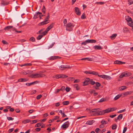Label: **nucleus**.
I'll return each mask as SVG.
<instances>
[{
    "mask_svg": "<svg viewBox=\"0 0 133 133\" xmlns=\"http://www.w3.org/2000/svg\"><path fill=\"white\" fill-rule=\"evenodd\" d=\"M101 109L99 108L93 109L90 111V113L95 112V113L93 114L94 116L102 115L101 111Z\"/></svg>",
    "mask_w": 133,
    "mask_h": 133,
    "instance_id": "nucleus-1",
    "label": "nucleus"
},
{
    "mask_svg": "<svg viewBox=\"0 0 133 133\" xmlns=\"http://www.w3.org/2000/svg\"><path fill=\"white\" fill-rule=\"evenodd\" d=\"M45 76V75L43 74H32L30 77L32 78H38L41 77H43Z\"/></svg>",
    "mask_w": 133,
    "mask_h": 133,
    "instance_id": "nucleus-2",
    "label": "nucleus"
},
{
    "mask_svg": "<svg viewBox=\"0 0 133 133\" xmlns=\"http://www.w3.org/2000/svg\"><path fill=\"white\" fill-rule=\"evenodd\" d=\"M74 25L71 23H68L66 26V30L69 31H71L72 30V28Z\"/></svg>",
    "mask_w": 133,
    "mask_h": 133,
    "instance_id": "nucleus-3",
    "label": "nucleus"
},
{
    "mask_svg": "<svg viewBox=\"0 0 133 133\" xmlns=\"http://www.w3.org/2000/svg\"><path fill=\"white\" fill-rule=\"evenodd\" d=\"M131 73L128 72H123L121 74L119 77L120 78H122L124 77H127L131 76Z\"/></svg>",
    "mask_w": 133,
    "mask_h": 133,
    "instance_id": "nucleus-4",
    "label": "nucleus"
},
{
    "mask_svg": "<svg viewBox=\"0 0 133 133\" xmlns=\"http://www.w3.org/2000/svg\"><path fill=\"white\" fill-rule=\"evenodd\" d=\"M69 121H67L65 122L61 126V128H63V129H66L69 126Z\"/></svg>",
    "mask_w": 133,
    "mask_h": 133,
    "instance_id": "nucleus-5",
    "label": "nucleus"
},
{
    "mask_svg": "<svg viewBox=\"0 0 133 133\" xmlns=\"http://www.w3.org/2000/svg\"><path fill=\"white\" fill-rule=\"evenodd\" d=\"M84 73H85L86 74H91L93 75L96 76L97 75H98V72H96L95 71H85L84 72Z\"/></svg>",
    "mask_w": 133,
    "mask_h": 133,
    "instance_id": "nucleus-6",
    "label": "nucleus"
},
{
    "mask_svg": "<svg viewBox=\"0 0 133 133\" xmlns=\"http://www.w3.org/2000/svg\"><path fill=\"white\" fill-rule=\"evenodd\" d=\"M71 66H68L67 65H62L59 66V68L61 70H64L66 69H71Z\"/></svg>",
    "mask_w": 133,
    "mask_h": 133,
    "instance_id": "nucleus-7",
    "label": "nucleus"
},
{
    "mask_svg": "<svg viewBox=\"0 0 133 133\" xmlns=\"http://www.w3.org/2000/svg\"><path fill=\"white\" fill-rule=\"evenodd\" d=\"M68 76L65 75L63 74L58 75H56L55 77L56 78L58 79L59 78H65L68 77Z\"/></svg>",
    "mask_w": 133,
    "mask_h": 133,
    "instance_id": "nucleus-8",
    "label": "nucleus"
},
{
    "mask_svg": "<svg viewBox=\"0 0 133 133\" xmlns=\"http://www.w3.org/2000/svg\"><path fill=\"white\" fill-rule=\"evenodd\" d=\"M102 114L103 115L105 113H108L110 112L109 108H107L105 110L101 111Z\"/></svg>",
    "mask_w": 133,
    "mask_h": 133,
    "instance_id": "nucleus-9",
    "label": "nucleus"
},
{
    "mask_svg": "<svg viewBox=\"0 0 133 133\" xmlns=\"http://www.w3.org/2000/svg\"><path fill=\"white\" fill-rule=\"evenodd\" d=\"M60 57L58 56H52L48 58V59L51 61H52L55 59L60 58Z\"/></svg>",
    "mask_w": 133,
    "mask_h": 133,
    "instance_id": "nucleus-10",
    "label": "nucleus"
},
{
    "mask_svg": "<svg viewBox=\"0 0 133 133\" xmlns=\"http://www.w3.org/2000/svg\"><path fill=\"white\" fill-rule=\"evenodd\" d=\"M75 11L76 14L78 15H80L81 14V12L79 9L77 7L75 8Z\"/></svg>",
    "mask_w": 133,
    "mask_h": 133,
    "instance_id": "nucleus-11",
    "label": "nucleus"
},
{
    "mask_svg": "<svg viewBox=\"0 0 133 133\" xmlns=\"http://www.w3.org/2000/svg\"><path fill=\"white\" fill-rule=\"evenodd\" d=\"M38 83V81H36L33 82L31 83H26L25 84L28 86H30V85H33L35 84H36Z\"/></svg>",
    "mask_w": 133,
    "mask_h": 133,
    "instance_id": "nucleus-12",
    "label": "nucleus"
},
{
    "mask_svg": "<svg viewBox=\"0 0 133 133\" xmlns=\"http://www.w3.org/2000/svg\"><path fill=\"white\" fill-rule=\"evenodd\" d=\"M28 80V79L27 78H21L19 79L18 80V82H25L27 81Z\"/></svg>",
    "mask_w": 133,
    "mask_h": 133,
    "instance_id": "nucleus-13",
    "label": "nucleus"
},
{
    "mask_svg": "<svg viewBox=\"0 0 133 133\" xmlns=\"http://www.w3.org/2000/svg\"><path fill=\"white\" fill-rule=\"evenodd\" d=\"M125 19L128 22V23L130 21L132 20L131 18L130 17L128 16H125Z\"/></svg>",
    "mask_w": 133,
    "mask_h": 133,
    "instance_id": "nucleus-14",
    "label": "nucleus"
},
{
    "mask_svg": "<svg viewBox=\"0 0 133 133\" xmlns=\"http://www.w3.org/2000/svg\"><path fill=\"white\" fill-rule=\"evenodd\" d=\"M93 47L95 50H101L102 49V47L100 45H96L94 46Z\"/></svg>",
    "mask_w": 133,
    "mask_h": 133,
    "instance_id": "nucleus-15",
    "label": "nucleus"
},
{
    "mask_svg": "<svg viewBox=\"0 0 133 133\" xmlns=\"http://www.w3.org/2000/svg\"><path fill=\"white\" fill-rule=\"evenodd\" d=\"M48 21V20L46 19H44V21L39 23L38 24L39 25H43L45 24H46L48 23L47 22Z\"/></svg>",
    "mask_w": 133,
    "mask_h": 133,
    "instance_id": "nucleus-16",
    "label": "nucleus"
},
{
    "mask_svg": "<svg viewBox=\"0 0 133 133\" xmlns=\"http://www.w3.org/2000/svg\"><path fill=\"white\" fill-rule=\"evenodd\" d=\"M54 23H52L50 26H48L46 29H47L46 31H49L51 28H52L54 25Z\"/></svg>",
    "mask_w": 133,
    "mask_h": 133,
    "instance_id": "nucleus-17",
    "label": "nucleus"
},
{
    "mask_svg": "<svg viewBox=\"0 0 133 133\" xmlns=\"http://www.w3.org/2000/svg\"><path fill=\"white\" fill-rule=\"evenodd\" d=\"M132 92L131 91H127L122 94L123 97L125 96L131 94Z\"/></svg>",
    "mask_w": 133,
    "mask_h": 133,
    "instance_id": "nucleus-18",
    "label": "nucleus"
},
{
    "mask_svg": "<svg viewBox=\"0 0 133 133\" xmlns=\"http://www.w3.org/2000/svg\"><path fill=\"white\" fill-rule=\"evenodd\" d=\"M128 24L129 26L132 27V30H133V22L132 21V20L130 21L128 23Z\"/></svg>",
    "mask_w": 133,
    "mask_h": 133,
    "instance_id": "nucleus-19",
    "label": "nucleus"
},
{
    "mask_svg": "<svg viewBox=\"0 0 133 133\" xmlns=\"http://www.w3.org/2000/svg\"><path fill=\"white\" fill-rule=\"evenodd\" d=\"M95 121L94 120H92L91 121H88L86 123V124L88 125H91Z\"/></svg>",
    "mask_w": 133,
    "mask_h": 133,
    "instance_id": "nucleus-20",
    "label": "nucleus"
},
{
    "mask_svg": "<svg viewBox=\"0 0 133 133\" xmlns=\"http://www.w3.org/2000/svg\"><path fill=\"white\" fill-rule=\"evenodd\" d=\"M13 26H7L5 27L4 29L5 30H9L11 29L12 28Z\"/></svg>",
    "mask_w": 133,
    "mask_h": 133,
    "instance_id": "nucleus-21",
    "label": "nucleus"
},
{
    "mask_svg": "<svg viewBox=\"0 0 133 133\" xmlns=\"http://www.w3.org/2000/svg\"><path fill=\"white\" fill-rule=\"evenodd\" d=\"M127 88L125 86H123L120 87L119 88V90L120 91L123 90H125Z\"/></svg>",
    "mask_w": 133,
    "mask_h": 133,
    "instance_id": "nucleus-22",
    "label": "nucleus"
},
{
    "mask_svg": "<svg viewBox=\"0 0 133 133\" xmlns=\"http://www.w3.org/2000/svg\"><path fill=\"white\" fill-rule=\"evenodd\" d=\"M117 34H113L110 37L111 39H114L116 36Z\"/></svg>",
    "mask_w": 133,
    "mask_h": 133,
    "instance_id": "nucleus-23",
    "label": "nucleus"
},
{
    "mask_svg": "<svg viewBox=\"0 0 133 133\" xmlns=\"http://www.w3.org/2000/svg\"><path fill=\"white\" fill-rule=\"evenodd\" d=\"M30 122V120L29 119L24 120L22 121V122L24 124H26L27 123L29 122Z\"/></svg>",
    "mask_w": 133,
    "mask_h": 133,
    "instance_id": "nucleus-24",
    "label": "nucleus"
},
{
    "mask_svg": "<svg viewBox=\"0 0 133 133\" xmlns=\"http://www.w3.org/2000/svg\"><path fill=\"white\" fill-rule=\"evenodd\" d=\"M9 4V3L6 2H5L3 1H1V4L3 5H7Z\"/></svg>",
    "mask_w": 133,
    "mask_h": 133,
    "instance_id": "nucleus-25",
    "label": "nucleus"
},
{
    "mask_svg": "<svg viewBox=\"0 0 133 133\" xmlns=\"http://www.w3.org/2000/svg\"><path fill=\"white\" fill-rule=\"evenodd\" d=\"M46 30L47 29H46L45 31L41 33V35L43 36L46 35L47 32L49 31L48 30L47 31Z\"/></svg>",
    "mask_w": 133,
    "mask_h": 133,
    "instance_id": "nucleus-26",
    "label": "nucleus"
},
{
    "mask_svg": "<svg viewBox=\"0 0 133 133\" xmlns=\"http://www.w3.org/2000/svg\"><path fill=\"white\" fill-rule=\"evenodd\" d=\"M109 108L110 112L114 111L117 109V108Z\"/></svg>",
    "mask_w": 133,
    "mask_h": 133,
    "instance_id": "nucleus-27",
    "label": "nucleus"
},
{
    "mask_svg": "<svg viewBox=\"0 0 133 133\" xmlns=\"http://www.w3.org/2000/svg\"><path fill=\"white\" fill-rule=\"evenodd\" d=\"M101 123L102 124L104 125V124H106L108 123V122L104 120H102L101 121Z\"/></svg>",
    "mask_w": 133,
    "mask_h": 133,
    "instance_id": "nucleus-28",
    "label": "nucleus"
},
{
    "mask_svg": "<svg viewBox=\"0 0 133 133\" xmlns=\"http://www.w3.org/2000/svg\"><path fill=\"white\" fill-rule=\"evenodd\" d=\"M69 103V102L68 101H66L63 102L62 104L64 105H66L68 104Z\"/></svg>",
    "mask_w": 133,
    "mask_h": 133,
    "instance_id": "nucleus-29",
    "label": "nucleus"
},
{
    "mask_svg": "<svg viewBox=\"0 0 133 133\" xmlns=\"http://www.w3.org/2000/svg\"><path fill=\"white\" fill-rule=\"evenodd\" d=\"M43 36L41 35H39L36 38V39L38 40H40L43 37Z\"/></svg>",
    "mask_w": 133,
    "mask_h": 133,
    "instance_id": "nucleus-30",
    "label": "nucleus"
},
{
    "mask_svg": "<svg viewBox=\"0 0 133 133\" xmlns=\"http://www.w3.org/2000/svg\"><path fill=\"white\" fill-rule=\"evenodd\" d=\"M90 83L91 85H94L95 84V82L94 81H93L92 79H91L90 80Z\"/></svg>",
    "mask_w": 133,
    "mask_h": 133,
    "instance_id": "nucleus-31",
    "label": "nucleus"
},
{
    "mask_svg": "<svg viewBox=\"0 0 133 133\" xmlns=\"http://www.w3.org/2000/svg\"><path fill=\"white\" fill-rule=\"evenodd\" d=\"M121 96V95H118L117 96H116L114 98V100H116L118 99H119V97Z\"/></svg>",
    "mask_w": 133,
    "mask_h": 133,
    "instance_id": "nucleus-32",
    "label": "nucleus"
},
{
    "mask_svg": "<svg viewBox=\"0 0 133 133\" xmlns=\"http://www.w3.org/2000/svg\"><path fill=\"white\" fill-rule=\"evenodd\" d=\"M111 78V77L110 76L106 75L105 79L108 80H110Z\"/></svg>",
    "mask_w": 133,
    "mask_h": 133,
    "instance_id": "nucleus-33",
    "label": "nucleus"
},
{
    "mask_svg": "<svg viewBox=\"0 0 133 133\" xmlns=\"http://www.w3.org/2000/svg\"><path fill=\"white\" fill-rule=\"evenodd\" d=\"M29 40L32 42H34L35 41V39L33 37H31L30 38Z\"/></svg>",
    "mask_w": 133,
    "mask_h": 133,
    "instance_id": "nucleus-34",
    "label": "nucleus"
},
{
    "mask_svg": "<svg viewBox=\"0 0 133 133\" xmlns=\"http://www.w3.org/2000/svg\"><path fill=\"white\" fill-rule=\"evenodd\" d=\"M117 125L116 124H114L112 125V130H114L116 128Z\"/></svg>",
    "mask_w": 133,
    "mask_h": 133,
    "instance_id": "nucleus-35",
    "label": "nucleus"
},
{
    "mask_svg": "<svg viewBox=\"0 0 133 133\" xmlns=\"http://www.w3.org/2000/svg\"><path fill=\"white\" fill-rule=\"evenodd\" d=\"M128 4L130 5L133 3V0H128Z\"/></svg>",
    "mask_w": 133,
    "mask_h": 133,
    "instance_id": "nucleus-36",
    "label": "nucleus"
},
{
    "mask_svg": "<svg viewBox=\"0 0 133 133\" xmlns=\"http://www.w3.org/2000/svg\"><path fill=\"white\" fill-rule=\"evenodd\" d=\"M86 18L85 14L83 13L81 16V18L82 19H83Z\"/></svg>",
    "mask_w": 133,
    "mask_h": 133,
    "instance_id": "nucleus-37",
    "label": "nucleus"
},
{
    "mask_svg": "<svg viewBox=\"0 0 133 133\" xmlns=\"http://www.w3.org/2000/svg\"><path fill=\"white\" fill-rule=\"evenodd\" d=\"M123 117L122 115V114H120L118 116L117 118H118V119L119 120L120 119H121Z\"/></svg>",
    "mask_w": 133,
    "mask_h": 133,
    "instance_id": "nucleus-38",
    "label": "nucleus"
},
{
    "mask_svg": "<svg viewBox=\"0 0 133 133\" xmlns=\"http://www.w3.org/2000/svg\"><path fill=\"white\" fill-rule=\"evenodd\" d=\"M45 6H43V8L42 10V12L44 14H45Z\"/></svg>",
    "mask_w": 133,
    "mask_h": 133,
    "instance_id": "nucleus-39",
    "label": "nucleus"
},
{
    "mask_svg": "<svg viewBox=\"0 0 133 133\" xmlns=\"http://www.w3.org/2000/svg\"><path fill=\"white\" fill-rule=\"evenodd\" d=\"M120 62H121V61L117 60L115 61L114 62V63L115 64H120Z\"/></svg>",
    "mask_w": 133,
    "mask_h": 133,
    "instance_id": "nucleus-40",
    "label": "nucleus"
},
{
    "mask_svg": "<svg viewBox=\"0 0 133 133\" xmlns=\"http://www.w3.org/2000/svg\"><path fill=\"white\" fill-rule=\"evenodd\" d=\"M89 92L90 94H94V93L95 92V91L94 90H90Z\"/></svg>",
    "mask_w": 133,
    "mask_h": 133,
    "instance_id": "nucleus-41",
    "label": "nucleus"
},
{
    "mask_svg": "<svg viewBox=\"0 0 133 133\" xmlns=\"http://www.w3.org/2000/svg\"><path fill=\"white\" fill-rule=\"evenodd\" d=\"M106 100V99L104 98H101L99 101V102H102L105 101Z\"/></svg>",
    "mask_w": 133,
    "mask_h": 133,
    "instance_id": "nucleus-42",
    "label": "nucleus"
},
{
    "mask_svg": "<svg viewBox=\"0 0 133 133\" xmlns=\"http://www.w3.org/2000/svg\"><path fill=\"white\" fill-rule=\"evenodd\" d=\"M41 125V123H38L37 124L35 125V127H38Z\"/></svg>",
    "mask_w": 133,
    "mask_h": 133,
    "instance_id": "nucleus-43",
    "label": "nucleus"
},
{
    "mask_svg": "<svg viewBox=\"0 0 133 133\" xmlns=\"http://www.w3.org/2000/svg\"><path fill=\"white\" fill-rule=\"evenodd\" d=\"M74 79L73 77L69 78H68V80L69 81H72L74 80Z\"/></svg>",
    "mask_w": 133,
    "mask_h": 133,
    "instance_id": "nucleus-44",
    "label": "nucleus"
},
{
    "mask_svg": "<svg viewBox=\"0 0 133 133\" xmlns=\"http://www.w3.org/2000/svg\"><path fill=\"white\" fill-rule=\"evenodd\" d=\"M42 96L41 95H39L37 96L36 98L37 99H39L41 98Z\"/></svg>",
    "mask_w": 133,
    "mask_h": 133,
    "instance_id": "nucleus-45",
    "label": "nucleus"
},
{
    "mask_svg": "<svg viewBox=\"0 0 133 133\" xmlns=\"http://www.w3.org/2000/svg\"><path fill=\"white\" fill-rule=\"evenodd\" d=\"M90 81V79L88 78H86L85 79V81L88 83Z\"/></svg>",
    "mask_w": 133,
    "mask_h": 133,
    "instance_id": "nucleus-46",
    "label": "nucleus"
},
{
    "mask_svg": "<svg viewBox=\"0 0 133 133\" xmlns=\"http://www.w3.org/2000/svg\"><path fill=\"white\" fill-rule=\"evenodd\" d=\"M7 119L9 121L13 120L14 119V118L11 117H8Z\"/></svg>",
    "mask_w": 133,
    "mask_h": 133,
    "instance_id": "nucleus-47",
    "label": "nucleus"
},
{
    "mask_svg": "<svg viewBox=\"0 0 133 133\" xmlns=\"http://www.w3.org/2000/svg\"><path fill=\"white\" fill-rule=\"evenodd\" d=\"M88 83L85 81L83 83V86H85L88 85Z\"/></svg>",
    "mask_w": 133,
    "mask_h": 133,
    "instance_id": "nucleus-48",
    "label": "nucleus"
},
{
    "mask_svg": "<svg viewBox=\"0 0 133 133\" xmlns=\"http://www.w3.org/2000/svg\"><path fill=\"white\" fill-rule=\"evenodd\" d=\"M91 41H90V43H95L96 42V41L94 39H90Z\"/></svg>",
    "mask_w": 133,
    "mask_h": 133,
    "instance_id": "nucleus-49",
    "label": "nucleus"
},
{
    "mask_svg": "<svg viewBox=\"0 0 133 133\" xmlns=\"http://www.w3.org/2000/svg\"><path fill=\"white\" fill-rule=\"evenodd\" d=\"M96 85L98 86V87H100L101 85L98 82H96Z\"/></svg>",
    "mask_w": 133,
    "mask_h": 133,
    "instance_id": "nucleus-50",
    "label": "nucleus"
},
{
    "mask_svg": "<svg viewBox=\"0 0 133 133\" xmlns=\"http://www.w3.org/2000/svg\"><path fill=\"white\" fill-rule=\"evenodd\" d=\"M127 130V127H124V129H123V133H125V132Z\"/></svg>",
    "mask_w": 133,
    "mask_h": 133,
    "instance_id": "nucleus-51",
    "label": "nucleus"
},
{
    "mask_svg": "<svg viewBox=\"0 0 133 133\" xmlns=\"http://www.w3.org/2000/svg\"><path fill=\"white\" fill-rule=\"evenodd\" d=\"M50 18V16L49 14V13H48V16L46 17V18L45 19H46L48 20V19Z\"/></svg>",
    "mask_w": 133,
    "mask_h": 133,
    "instance_id": "nucleus-52",
    "label": "nucleus"
},
{
    "mask_svg": "<svg viewBox=\"0 0 133 133\" xmlns=\"http://www.w3.org/2000/svg\"><path fill=\"white\" fill-rule=\"evenodd\" d=\"M14 130V128H11V129H10L9 130H8V132L9 133L11 132H12Z\"/></svg>",
    "mask_w": 133,
    "mask_h": 133,
    "instance_id": "nucleus-53",
    "label": "nucleus"
},
{
    "mask_svg": "<svg viewBox=\"0 0 133 133\" xmlns=\"http://www.w3.org/2000/svg\"><path fill=\"white\" fill-rule=\"evenodd\" d=\"M2 42L4 44H8L7 42L6 41L4 40L2 41Z\"/></svg>",
    "mask_w": 133,
    "mask_h": 133,
    "instance_id": "nucleus-54",
    "label": "nucleus"
},
{
    "mask_svg": "<svg viewBox=\"0 0 133 133\" xmlns=\"http://www.w3.org/2000/svg\"><path fill=\"white\" fill-rule=\"evenodd\" d=\"M93 88H95V89H98L99 88L96 85H94L93 86Z\"/></svg>",
    "mask_w": 133,
    "mask_h": 133,
    "instance_id": "nucleus-55",
    "label": "nucleus"
},
{
    "mask_svg": "<svg viewBox=\"0 0 133 133\" xmlns=\"http://www.w3.org/2000/svg\"><path fill=\"white\" fill-rule=\"evenodd\" d=\"M38 14H37V13L36 14H35L34 15V18H37L38 17Z\"/></svg>",
    "mask_w": 133,
    "mask_h": 133,
    "instance_id": "nucleus-56",
    "label": "nucleus"
},
{
    "mask_svg": "<svg viewBox=\"0 0 133 133\" xmlns=\"http://www.w3.org/2000/svg\"><path fill=\"white\" fill-rule=\"evenodd\" d=\"M32 64L31 63H26L25 64L24 66H31Z\"/></svg>",
    "mask_w": 133,
    "mask_h": 133,
    "instance_id": "nucleus-57",
    "label": "nucleus"
},
{
    "mask_svg": "<svg viewBox=\"0 0 133 133\" xmlns=\"http://www.w3.org/2000/svg\"><path fill=\"white\" fill-rule=\"evenodd\" d=\"M125 111V109H124L123 110H121L120 111L118 112V113H120L122 112H124Z\"/></svg>",
    "mask_w": 133,
    "mask_h": 133,
    "instance_id": "nucleus-58",
    "label": "nucleus"
},
{
    "mask_svg": "<svg viewBox=\"0 0 133 133\" xmlns=\"http://www.w3.org/2000/svg\"><path fill=\"white\" fill-rule=\"evenodd\" d=\"M41 129L40 128H37L35 129V130L37 132L39 131Z\"/></svg>",
    "mask_w": 133,
    "mask_h": 133,
    "instance_id": "nucleus-59",
    "label": "nucleus"
},
{
    "mask_svg": "<svg viewBox=\"0 0 133 133\" xmlns=\"http://www.w3.org/2000/svg\"><path fill=\"white\" fill-rule=\"evenodd\" d=\"M126 10L127 11L128 13L131 14H133V12L130 11L129 10H128L127 9Z\"/></svg>",
    "mask_w": 133,
    "mask_h": 133,
    "instance_id": "nucleus-60",
    "label": "nucleus"
},
{
    "mask_svg": "<svg viewBox=\"0 0 133 133\" xmlns=\"http://www.w3.org/2000/svg\"><path fill=\"white\" fill-rule=\"evenodd\" d=\"M15 111L17 113H19L20 112V110L18 109H15Z\"/></svg>",
    "mask_w": 133,
    "mask_h": 133,
    "instance_id": "nucleus-61",
    "label": "nucleus"
},
{
    "mask_svg": "<svg viewBox=\"0 0 133 133\" xmlns=\"http://www.w3.org/2000/svg\"><path fill=\"white\" fill-rule=\"evenodd\" d=\"M99 129L98 128H97L96 129L95 131L97 133H98V131L99 130Z\"/></svg>",
    "mask_w": 133,
    "mask_h": 133,
    "instance_id": "nucleus-62",
    "label": "nucleus"
},
{
    "mask_svg": "<svg viewBox=\"0 0 133 133\" xmlns=\"http://www.w3.org/2000/svg\"><path fill=\"white\" fill-rule=\"evenodd\" d=\"M65 87H64L63 86L60 89L61 90L63 91L65 89Z\"/></svg>",
    "mask_w": 133,
    "mask_h": 133,
    "instance_id": "nucleus-63",
    "label": "nucleus"
},
{
    "mask_svg": "<svg viewBox=\"0 0 133 133\" xmlns=\"http://www.w3.org/2000/svg\"><path fill=\"white\" fill-rule=\"evenodd\" d=\"M48 114L47 113H46L44 114L43 115V117H46L47 116H48Z\"/></svg>",
    "mask_w": 133,
    "mask_h": 133,
    "instance_id": "nucleus-64",
    "label": "nucleus"
}]
</instances>
